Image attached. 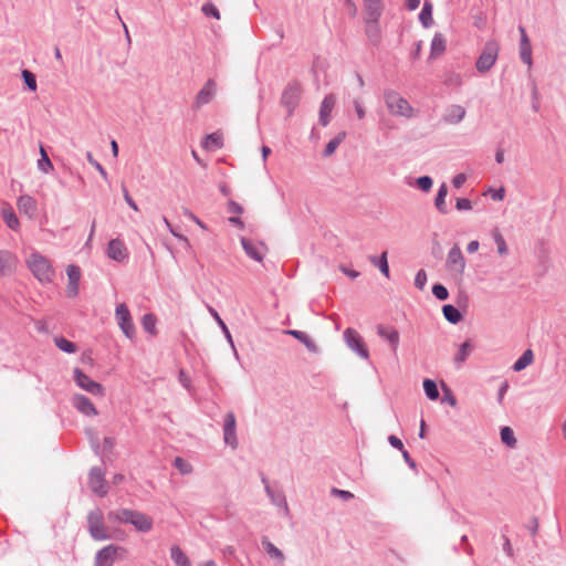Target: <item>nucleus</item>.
<instances>
[{"instance_id": "obj_48", "label": "nucleus", "mask_w": 566, "mask_h": 566, "mask_svg": "<svg viewBox=\"0 0 566 566\" xmlns=\"http://www.w3.org/2000/svg\"><path fill=\"white\" fill-rule=\"evenodd\" d=\"M433 185V180L430 176H420L416 179V186L423 192H428L431 190Z\"/></svg>"}, {"instance_id": "obj_25", "label": "nucleus", "mask_w": 566, "mask_h": 566, "mask_svg": "<svg viewBox=\"0 0 566 566\" xmlns=\"http://www.w3.org/2000/svg\"><path fill=\"white\" fill-rule=\"evenodd\" d=\"M201 146L207 150H217L223 147V135L214 132L205 136Z\"/></svg>"}, {"instance_id": "obj_12", "label": "nucleus", "mask_w": 566, "mask_h": 566, "mask_svg": "<svg viewBox=\"0 0 566 566\" xmlns=\"http://www.w3.org/2000/svg\"><path fill=\"white\" fill-rule=\"evenodd\" d=\"M223 440L224 443L230 446L233 450L238 448V438H237V421L235 416L232 411H229L224 416L223 420Z\"/></svg>"}, {"instance_id": "obj_38", "label": "nucleus", "mask_w": 566, "mask_h": 566, "mask_svg": "<svg viewBox=\"0 0 566 566\" xmlns=\"http://www.w3.org/2000/svg\"><path fill=\"white\" fill-rule=\"evenodd\" d=\"M54 344L60 350L67 354H75L78 349L74 342L69 340L64 336H55Z\"/></svg>"}, {"instance_id": "obj_32", "label": "nucleus", "mask_w": 566, "mask_h": 566, "mask_svg": "<svg viewBox=\"0 0 566 566\" xmlns=\"http://www.w3.org/2000/svg\"><path fill=\"white\" fill-rule=\"evenodd\" d=\"M442 313L444 318L454 325L463 319V314L461 311L452 304H444L442 306Z\"/></svg>"}, {"instance_id": "obj_61", "label": "nucleus", "mask_w": 566, "mask_h": 566, "mask_svg": "<svg viewBox=\"0 0 566 566\" xmlns=\"http://www.w3.org/2000/svg\"><path fill=\"white\" fill-rule=\"evenodd\" d=\"M509 388H510L509 381H507V380H504V381L501 384V386H500V388H499V391H497V402H499L500 405H502V403H503L504 396H505V394L507 392Z\"/></svg>"}, {"instance_id": "obj_53", "label": "nucleus", "mask_w": 566, "mask_h": 566, "mask_svg": "<svg viewBox=\"0 0 566 566\" xmlns=\"http://www.w3.org/2000/svg\"><path fill=\"white\" fill-rule=\"evenodd\" d=\"M427 284V272L420 269L415 276V286L422 291Z\"/></svg>"}, {"instance_id": "obj_60", "label": "nucleus", "mask_w": 566, "mask_h": 566, "mask_svg": "<svg viewBox=\"0 0 566 566\" xmlns=\"http://www.w3.org/2000/svg\"><path fill=\"white\" fill-rule=\"evenodd\" d=\"M388 442H389V444H390L392 448H395V449H397V450L402 451V450L405 449L403 443H402V441L400 440V438H398V437H397V436H395V434H390V436L388 437Z\"/></svg>"}, {"instance_id": "obj_37", "label": "nucleus", "mask_w": 566, "mask_h": 566, "mask_svg": "<svg viewBox=\"0 0 566 566\" xmlns=\"http://www.w3.org/2000/svg\"><path fill=\"white\" fill-rule=\"evenodd\" d=\"M346 138V132H339L334 138H332L325 146L323 150L324 157L332 156L337 147L343 143V140Z\"/></svg>"}, {"instance_id": "obj_14", "label": "nucleus", "mask_w": 566, "mask_h": 566, "mask_svg": "<svg viewBox=\"0 0 566 566\" xmlns=\"http://www.w3.org/2000/svg\"><path fill=\"white\" fill-rule=\"evenodd\" d=\"M216 93H217V84H216L214 80L209 78L205 83L203 87L198 92L195 103H193V108L199 109L201 106L210 103L211 99L213 98V96L216 95Z\"/></svg>"}, {"instance_id": "obj_59", "label": "nucleus", "mask_w": 566, "mask_h": 566, "mask_svg": "<svg viewBox=\"0 0 566 566\" xmlns=\"http://www.w3.org/2000/svg\"><path fill=\"white\" fill-rule=\"evenodd\" d=\"M122 190H123V196H124V199L126 201V203L132 208L134 209L135 211H138V207H137V203L135 202V200L130 197L127 188L125 186L122 187Z\"/></svg>"}, {"instance_id": "obj_11", "label": "nucleus", "mask_w": 566, "mask_h": 566, "mask_svg": "<svg viewBox=\"0 0 566 566\" xmlns=\"http://www.w3.org/2000/svg\"><path fill=\"white\" fill-rule=\"evenodd\" d=\"M88 531L96 541H104L109 537L107 528L103 523V515L99 511L91 512L88 515Z\"/></svg>"}, {"instance_id": "obj_3", "label": "nucleus", "mask_w": 566, "mask_h": 566, "mask_svg": "<svg viewBox=\"0 0 566 566\" xmlns=\"http://www.w3.org/2000/svg\"><path fill=\"white\" fill-rule=\"evenodd\" d=\"M385 104L394 116H403L410 118L413 114V108L409 102L403 98L398 92L389 90L384 94Z\"/></svg>"}, {"instance_id": "obj_35", "label": "nucleus", "mask_w": 566, "mask_h": 566, "mask_svg": "<svg viewBox=\"0 0 566 566\" xmlns=\"http://www.w3.org/2000/svg\"><path fill=\"white\" fill-rule=\"evenodd\" d=\"M448 195V186L447 184H442L437 192L436 199H434V206L438 209L439 212L446 214L448 213V208L446 203V197Z\"/></svg>"}, {"instance_id": "obj_18", "label": "nucleus", "mask_w": 566, "mask_h": 566, "mask_svg": "<svg viewBox=\"0 0 566 566\" xmlns=\"http://www.w3.org/2000/svg\"><path fill=\"white\" fill-rule=\"evenodd\" d=\"M72 403L73 407L84 416L93 417L98 413L91 399L82 394H75L72 398Z\"/></svg>"}, {"instance_id": "obj_15", "label": "nucleus", "mask_w": 566, "mask_h": 566, "mask_svg": "<svg viewBox=\"0 0 566 566\" xmlns=\"http://www.w3.org/2000/svg\"><path fill=\"white\" fill-rule=\"evenodd\" d=\"M241 245L245 252V254L256 262H261L264 258V252L268 250L266 245L263 242L255 244L252 240L242 237Z\"/></svg>"}, {"instance_id": "obj_29", "label": "nucleus", "mask_w": 566, "mask_h": 566, "mask_svg": "<svg viewBox=\"0 0 566 566\" xmlns=\"http://www.w3.org/2000/svg\"><path fill=\"white\" fill-rule=\"evenodd\" d=\"M473 348H474V345L471 339H467L465 342H463L460 345L458 353L454 356V359H453L454 364L458 367H460L471 355Z\"/></svg>"}, {"instance_id": "obj_36", "label": "nucleus", "mask_w": 566, "mask_h": 566, "mask_svg": "<svg viewBox=\"0 0 566 566\" xmlns=\"http://www.w3.org/2000/svg\"><path fill=\"white\" fill-rule=\"evenodd\" d=\"M432 10V3L426 0L419 13V21L421 22L423 28H429L433 24Z\"/></svg>"}, {"instance_id": "obj_57", "label": "nucleus", "mask_w": 566, "mask_h": 566, "mask_svg": "<svg viewBox=\"0 0 566 566\" xmlns=\"http://www.w3.org/2000/svg\"><path fill=\"white\" fill-rule=\"evenodd\" d=\"M115 444H116L115 438L105 437L104 441H103V454L106 455L107 453L112 452Z\"/></svg>"}, {"instance_id": "obj_17", "label": "nucleus", "mask_w": 566, "mask_h": 566, "mask_svg": "<svg viewBox=\"0 0 566 566\" xmlns=\"http://www.w3.org/2000/svg\"><path fill=\"white\" fill-rule=\"evenodd\" d=\"M107 256L116 262H124L128 259V251L119 239H112L107 244Z\"/></svg>"}, {"instance_id": "obj_22", "label": "nucleus", "mask_w": 566, "mask_h": 566, "mask_svg": "<svg viewBox=\"0 0 566 566\" xmlns=\"http://www.w3.org/2000/svg\"><path fill=\"white\" fill-rule=\"evenodd\" d=\"M284 333L301 342L310 353L316 354L318 352V346L305 332L298 329H286Z\"/></svg>"}, {"instance_id": "obj_42", "label": "nucleus", "mask_w": 566, "mask_h": 566, "mask_svg": "<svg viewBox=\"0 0 566 566\" xmlns=\"http://www.w3.org/2000/svg\"><path fill=\"white\" fill-rule=\"evenodd\" d=\"M423 390L428 399L437 400L440 397L437 382L432 379L426 378L423 380Z\"/></svg>"}, {"instance_id": "obj_30", "label": "nucleus", "mask_w": 566, "mask_h": 566, "mask_svg": "<svg viewBox=\"0 0 566 566\" xmlns=\"http://www.w3.org/2000/svg\"><path fill=\"white\" fill-rule=\"evenodd\" d=\"M209 313L214 318V321L217 322L219 327L221 328L226 339L228 340L230 346L233 348L235 356H238L232 335H231L227 324L223 322V319L220 317L219 313L213 307L209 306Z\"/></svg>"}, {"instance_id": "obj_46", "label": "nucleus", "mask_w": 566, "mask_h": 566, "mask_svg": "<svg viewBox=\"0 0 566 566\" xmlns=\"http://www.w3.org/2000/svg\"><path fill=\"white\" fill-rule=\"evenodd\" d=\"M171 558L177 566H190V562L179 547L171 548Z\"/></svg>"}, {"instance_id": "obj_45", "label": "nucleus", "mask_w": 566, "mask_h": 566, "mask_svg": "<svg viewBox=\"0 0 566 566\" xmlns=\"http://www.w3.org/2000/svg\"><path fill=\"white\" fill-rule=\"evenodd\" d=\"M501 441L506 444L507 447H515L516 444V438L514 436V431L510 427H502L500 431Z\"/></svg>"}, {"instance_id": "obj_64", "label": "nucleus", "mask_w": 566, "mask_h": 566, "mask_svg": "<svg viewBox=\"0 0 566 566\" xmlns=\"http://www.w3.org/2000/svg\"><path fill=\"white\" fill-rule=\"evenodd\" d=\"M465 181H467V175L461 172L453 177L452 185L454 188H460Z\"/></svg>"}, {"instance_id": "obj_9", "label": "nucleus", "mask_w": 566, "mask_h": 566, "mask_svg": "<svg viewBox=\"0 0 566 566\" xmlns=\"http://www.w3.org/2000/svg\"><path fill=\"white\" fill-rule=\"evenodd\" d=\"M88 486L96 495H107L108 484L105 480V469L102 467H93L88 472Z\"/></svg>"}, {"instance_id": "obj_6", "label": "nucleus", "mask_w": 566, "mask_h": 566, "mask_svg": "<svg viewBox=\"0 0 566 566\" xmlns=\"http://www.w3.org/2000/svg\"><path fill=\"white\" fill-rule=\"evenodd\" d=\"M73 379L75 384L83 390L93 396L103 397L105 388L102 384L91 379L81 368L75 367L73 370Z\"/></svg>"}, {"instance_id": "obj_28", "label": "nucleus", "mask_w": 566, "mask_h": 566, "mask_svg": "<svg viewBox=\"0 0 566 566\" xmlns=\"http://www.w3.org/2000/svg\"><path fill=\"white\" fill-rule=\"evenodd\" d=\"M388 253L384 251L380 255H368V261L377 266L382 275L389 277L390 269L388 264Z\"/></svg>"}, {"instance_id": "obj_33", "label": "nucleus", "mask_w": 566, "mask_h": 566, "mask_svg": "<svg viewBox=\"0 0 566 566\" xmlns=\"http://www.w3.org/2000/svg\"><path fill=\"white\" fill-rule=\"evenodd\" d=\"M534 361V353L532 349H526L523 354L515 360L512 366V369L516 373L524 370L527 366H530Z\"/></svg>"}, {"instance_id": "obj_24", "label": "nucleus", "mask_w": 566, "mask_h": 566, "mask_svg": "<svg viewBox=\"0 0 566 566\" xmlns=\"http://www.w3.org/2000/svg\"><path fill=\"white\" fill-rule=\"evenodd\" d=\"M465 108L461 105H451L443 115V122L448 124H459L465 116Z\"/></svg>"}, {"instance_id": "obj_41", "label": "nucleus", "mask_w": 566, "mask_h": 566, "mask_svg": "<svg viewBox=\"0 0 566 566\" xmlns=\"http://www.w3.org/2000/svg\"><path fill=\"white\" fill-rule=\"evenodd\" d=\"M2 218L6 222V224L11 229V230H18V228L20 227V221H19V218L17 217L14 210L12 208H6L2 210Z\"/></svg>"}, {"instance_id": "obj_20", "label": "nucleus", "mask_w": 566, "mask_h": 566, "mask_svg": "<svg viewBox=\"0 0 566 566\" xmlns=\"http://www.w3.org/2000/svg\"><path fill=\"white\" fill-rule=\"evenodd\" d=\"M377 334L379 337L388 342L392 352L397 350L399 345V332L395 327L378 324Z\"/></svg>"}, {"instance_id": "obj_63", "label": "nucleus", "mask_w": 566, "mask_h": 566, "mask_svg": "<svg viewBox=\"0 0 566 566\" xmlns=\"http://www.w3.org/2000/svg\"><path fill=\"white\" fill-rule=\"evenodd\" d=\"M405 462L408 464V467L412 470L417 469V462L410 457L409 452L403 449L401 451Z\"/></svg>"}, {"instance_id": "obj_4", "label": "nucleus", "mask_w": 566, "mask_h": 566, "mask_svg": "<svg viewBox=\"0 0 566 566\" xmlns=\"http://www.w3.org/2000/svg\"><path fill=\"white\" fill-rule=\"evenodd\" d=\"M302 95V86L297 80H292L284 87L280 103L283 107L286 108L287 115L286 117H291L298 106Z\"/></svg>"}, {"instance_id": "obj_10", "label": "nucleus", "mask_w": 566, "mask_h": 566, "mask_svg": "<svg viewBox=\"0 0 566 566\" xmlns=\"http://www.w3.org/2000/svg\"><path fill=\"white\" fill-rule=\"evenodd\" d=\"M446 269L455 275H462L465 270V258L458 244H454L448 252Z\"/></svg>"}, {"instance_id": "obj_7", "label": "nucleus", "mask_w": 566, "mask_h": 566, "mask_svg": "<svg viewBox=\"0 0 566 566\" xmlns=\"http://www.w3.org/2000/svg\"><path fill=\"white\" fill-rule=\"evenodd\" d=\"M344 339L346 342V345L355 352L360 358L368 359L369 358V350L368 347L364 340V338L360 336V334L352 328L347 327L344 331Z\"/></svg>"}, {"instance_id": "obj_31", "label": "nucleus", "mask_w": 566, "mask_h": 566, "mask_svg": "<svg viewBox=\"0 0 566 566\" xmlns=\"http://www.w3.org/2000/svg\"><path fill=\"white\" fill-rule=\"evenodd\" d=\"M520 57L523 61V63L528 65V67L533 65L532 44L528 36L520 39Z\"/></svg>"}, {"instance_id": "obj_34", "label": "nucleus", "mask_w": 566, "mask_h": 566, "mask_svg": "<svg viewBox=\"0 0 566 566\" xmlns=\"http://www.w3.org/2000/svg\"><path fill=\"white\" fill-rule=\"evenodd\" d=\"M18 208L21 212L33 214L36 211V201L29 195L20 196L18 199Z\"/></svg>"}, {"instance_id": "obj_43", "label": "nucleus", "mask_w": 566, "mask_h": 566, "mask_svg": "<svg viewBox=\"0 0 566 566\" xmlns=\"http://www.w3.org/2000/svg\"><path fill=\"white\" fill-rule=\"evenodd\" d=\"M262 545L271 558L277 559L281 563L284 560V554L268 538L262 539Z\"/></svg>"}, {"instance_id": "obj_44", "label": "nucleus", "mask_w": 566, "mask_h": 566, "mask_svg": "<svg viewBox=\"0 0 566 566\" xmlns=\"http://www.w3.org/2000/svg\"><path fill=\"white\" fill-rule=\"evenodd\" d=\"M21 76H22L25 88L29 90L30 92H35L38 88L35 74L33 72H31L30 70L24 69L21 72Z\"/></svg>"}, {"instance_id": "obj_19", "label": "nucleus", "mask_w": 566, "mask_h": 566, "mask_svg": "<svg viewBox=\"0 0 566 566\" xmlns=\"http://www.w3.org/2000/svg\"><path fill=\"white\" fill-rule=\"evenodd\" d=\"M382 10V0H364V21L379 22Z\"/></svg>"}, {"instance_id": "obj_52", "label": "nucleus", "mask_w": 566, "mask_h": 566, "mask_svg": "<svg viewBox=\"0 0 566 566\" xmlns=\"http://www.w3.org/2000/svg\"><path fill=\"white\" fill-rule=\"evenodd\" d=\"M201 11L208 18H213L217 20L220 19V12H219L218 8L212 2L205 3L201 8Z\"/></svg>"}, {"instance_id": "obj_8", "label": "nucleus", "mask_w": 566, "mask_h": 566, "mask_svg": "<svg viewBox=\"0 0 566 566\" xmlns=\"http://www.w3.org/2000/svg\"><path fill=\"white\" fill-rule=\"evenodd\" d=\"M115 316L124 335L129 339H134L136 336V329L129 308L125 303H120L116 306Z\"/></svg>"}, {"instance_id": "obj_49", "label": "nucleus", "mask_w": 566, "mask_h": 566, "mask_svg": "<svg viewBox=\"0 0 566 566\" xmlns=\"http://www.w3.org/2000/svg\"><path fill=\"white\" fill-rule=\"evenodd\" d=\"M431 291H432V294L434 295V297L439 301H446L449 297L448 289L441 283H434L432 285Z\"/></svg>"}, {"instance_id": "obj_5", "label": "nucleus", "mask_w": 566, "mask_h": 566, "mask_svg": "<svg viewBox=\"0 0 566 566\" xmlns=\"http://www.w3.org/2000/svg\"><path fill=\"white\" fill-rule=\"evenodd\" d=\"M499 50V44L494 40H490L484 44L475 63L479 73H486L491 70L497 59Z\"/></svg>"}, {"instance_id": "obj_50", "label": "nucleus", "mask_w": 566, "mask_h": 566, "mask_svg": "<svg viewBox=\"0 0 566 566\" xmlns=\"http://www.w3.org/2000/svg\"><path fill=\"white\" fill-rule=\"evenodd\" d=\"M493 239L496 243L499 254L500 255L507 254L509 249H507L506 242H505L503 235L497 230L493 232Z\"/></svg>"}, {"instance_id": "obj_21", "label": "nucleus", "mask_w": 566, "mask_h": 566, "mask_svg": "<svg viewBox=\"0 0 566 566\" xmlns=\"http://www.w3.org/2000/svg\"><path fill=\"white\" fill-rule=\"evenodd\" d=\"M335 105V97L333 95H327L321 103L319 107V118L318 122L322 126H327L331 120V113Z\"/></svg>"}, {"instance_id": "obj_51", "label": "nucleus", "mask_w": 566, "mask_h": 566, "mask_svg": "<svg viewBox=\"0 0 566 566\" xmlns=\"http://www.w3.org/2000/svg\"><path fill=\"white\" fill-rule=\"evenodd\" d=\"M87 161L96 168V170L99 172V175L103 177L104 180H108V174L106 169L93 157L91 151L86 153Z\"/></svg>"}, {"instance_id": "obj_56", "label": "nucleus", "mask_w": 566, "mask_h": 566, "mask_svg": "<svg viewBox=\"0 0 566 566\" xmlns=\"http://www.w3.org/2000/svg\"><path fill=\"white\" fill-rule=\"evenodd\" d=\"M489 193L494 201H502L505 197V188L499 187L496 189L490 188Z\"/></svg>"}, {"instance_id": "obj_39", "label": "nucleus", "mask_w": 566, "mask_h": 566, "mask_svg": "<svg viewBox=\"0 0 566 566\" xmlns=\"http://www.w3.org/2000/svg\"><path fill=\"white\" fill-rule=\"evenodd\" d=\"M157 317L153 313H147L142 317V326L145 332L148 334L156 336L158 331L156 328Z\"/></svg>"}, {"instance_id": "obj_27", "label": "nucleus", "mask_w": 566, "mask_h": 566, "mask_svg": "<svg viewBox=\"0 0 566 566\" xmlns=\"http://www.w3.org/2000/svg\"><path fill=\"white\" fill-rule=\"evenodd\" d=\"M15 256L4 250H0V276L10 273L15 268Z\"/></svg>"}, {"instance_id": "obj_58", "label": "nucleus", "mask_w": 566, "mask_h": 566, "mask_svg": "<svg viewBox=\"0 0 566 566\" xmlns=\"http://www.w3.org/2000/svg\"><path fill=\"white\" fill-rule=\"evenodd\" d=\"M455 208L460 211L462 210H471L472 209V202L468 198H458L455 201Z\"/></svg>"}, {"instance_id": "obj_2", "label": "nucleus", "mask_w": 566, "mask_h": 566, "mask_svg": "<svg viewBox=\"0 0 566 566\" xmlns=\"http://www.w3.org/2000/svg\"><path fill=\"white\" fill-rule=\"evenodd\" d=\"M109 517H114L116 521L123 523H129L135 526L137 531L148 532L153 527V520L137 511L120 510L115 513H111Z\"/></svg>"}, {"instance_id": "obj_62", "label": "nucleus", "mask_w": 566, "mask_h": 566, "mask_svg": "<svg viewBox=\"0 0 566 566\" xmlns=\"http://www.w3.org/2000/svg\"><path fill=\"white\" fill-rule=\"evenodd\" d=\"M446 84H448V85H458V86L461 85L462 84L461 75L457 74V73H451L447 77Z\"/></svg>"}, {"instance_id": "obj_40", "label": "nucleus", "mask_w": 566, "mask_h": 566, "mask_svg": "<svg viewBox=\"0 0 566 566\" xmlns=\"http://www.w3.org/2000/svg\"><path fill=\"white\" fill-rule=\"evenodd\" d=\"M40 159L38 160V167L41 171L48 174L49 171L53 170V164L49 157L48 151L43 147V145H40Z\"/></svg>"}, {"instance_id": "obj_1", "label": "nucleus", "mask_w": 566, "mask_h": 566, "mask_svg": "<svg viewBox=\"0 0 566 566\" xmlns=\"http://www.w3.org/2000/svg\"><path fill=\"white\" fill-rule=\"evenodd\" d=\"M27 262L30 271L40 282L50 283L53 281L55 272L45 256L39 252H33Z\"/></svg>"}, {"instance_id": "obj_55", "label": "nucleus", "mask_w": 566, "mask_h": 566, "mask_svg": "<svg viewBox=\"0 0 566 566\" xmlns=\"http://www.w3.org/2000/svg\"><path fill=\"white\" fill-rule=\"evenodd\" d=\"M227 210H228V212L237 214V216L242 214L243 211H244L243 207L240 203H238L237 201L232 200V199H230L228 201Z\"/></svg>"}, {"instance_id": "obj_26", "label": "nucleus", "mask_w": 566, "mask_h": 566, "mask_svg": "<svg viewBox=\"0 0 566 566\" xmlns=\"http://www.w3.org/2000/svg\"><path fill=\"white\" fill-rule=\"evenodd\" d=\"M447 50V41L442 33L437 32L433 35L430 48V59H436L442 55Z\"/></svg>"}, {"instance_id": "obj_23", "label": "nucleus", "mask_w": 566, "mask_h": 566, "mask_svg": "<svg viewBox=\"0 0 566 566\" xmlns=\"http://www.w3.org/2000/svg\"><path fill=\"white\" fill-rule=\"evenodd\" d=\"M365 34L373 46H379L382 40L379 22L365 21Z\"/></svg>"}, {"instance_id": "obj_47", "label": "nucleus", "mask_w": 566, "mask_h": 566, "mask_svg": "<svg viewBox=\"0 0 566 566\" xmlns=\"http://www.w3.org/2000/svg\"><path fill=\"white\" fill-rule=\"evenodd\" d=\"M172 465L176 469H178L181 474H188L192 471L191 464L187 460H185L180 457H176L174 459Z\"/></svg>"}, {"instance_id": "obj_16", "label": "nucleus", "mask_w": 566, "mask_h": 566, "mask_svg": "<svg viewBox=\"0 0 566 566\" xmlns=\"http://www.w3.org/2000/svg\"><path fill=\"white\" fill-rule=\"evenodd\" d=\"M69 283L66 286V294L69 297H76L78 295V284L82 275L81 268L76 264H70L66 269Z\"/></svg>"}, {"instance_id": "obj_13", "label": "nucleus", "mask_w": 566, "mask_h": 566, "mask_svg": "<svg viewBox=\"0 0 566 566\" xmlns=\"http://www.w3.org/2000/svg\"><path fill=\"white\" fill-rule=\"evenodd\" d=\"M119 553H125V548L115 545L104 547L96 555L95 566H112Z\"/></svg>"}, {"instance_id": "obj_54", "label": "nucleus", "mask_w": 566, "mask_h": 566, "mask_svg": "<svg viewBox=\"0 0 566 566\" xmlns=\"http://www.w3.org/2000/svg\"><path fill=\"white\" fill-rule=\"evenodd\" d=\"M442 390H443V399H442V401H446L450 406L454 407L457 405V398L453 395L452 390L447 385H444V384L442 385Z\"/></svg>"}]
</instances>
